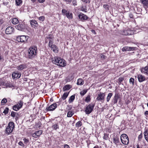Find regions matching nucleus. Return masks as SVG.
Segmentation results:
<instances>
[{"mask_svg": "<svg viewBox=\"0 0 148 148\" xmlns=\"http://www.w3.org/2000/svg\"><path fill=\"white\" fill-rule=\"evenodd\" d=\"M28 56L30 59L35 57L37 55V49L36 46H31L29 49L28 50Z\"/></svg>", "mask_w": 148, "mask_h": 148, "instance_id": "obj_1", "label": "nucleus"}, {"mask_svg": "<svg viewBox=\"0 0 148 148\" xmlns=\"http://www.w3.org/2000/svg\"><path fill=\"white\" fill-rule=\"evenodd\" d=\"M52 62L53 63L60 66H64L66 64L64 60L59 57H55L53 59Z\"/></svg>", "mask_w": 148, "mask_h": 148, "instance_id": "obj_2", "label": "nucleus"}, {"mask_svg": "<svg viewBox=\"0 0 148 148\" xmlns=\"http://www.w3.org/2000/svg\"><path fill=\"white\" fill-rule=\"evenodd\" d=\"M14 128V124L12 121L10 122L5 129V133L8 135L11 133Z\"/></svg>", "mask_w": 148, "mask_h": 148, "instance_id": "obj_3", "label": "nucleus"}, {"mask_svg": "<svg viewBox=\"0 0 148 148\" xmlns=\"http://www.w3.org/2000/svg\"><path fill=\"white\" fill-rule=\"evenodd\" d=\"M29 37L25 35L18 36L16 37V40L18 42L26 43L27 42Z\"/></svg>", "mask_w": 148, "mask_h": 148, "instance_id": "obj_4", "label": "nucleus"}, {"mask_svg": "<svg viewBox=\"0 0 148 148\" xmlns=\"http://www.w3.org/2000/svg\"><path fill=\"white\" fill-rule=\"evenodd\" d=\"M121 140L122 143L124 145H127L129 143L128 137L125 134H123L121 135Z\"/></svg>", "mask_w": 148, "mask_h": 148, "instance_id": "obj_5", "label": "nucleus"}, {"mask_svg": "<svg viewBox=\"0 0 148 148\" xmlns=\"http://www.w3.org/2000/svg\"><path fill=\"white\" fill-rule=\"evenodd\" d=\"M94 107V105L92 103L87 106L85 110L86 114H88L91 113L93 111Z\"/></svg>", "mask_w": 148, "mask_h": 148, "instance_id": "obj_6", "label": "nucleus"}, {"mask_svg": "<svg viewBox=\"0 0 148 148\" xmlns=\"http://www.w3.org/2000/svg\"><path fill=\"white\" fill-rule=\"evenodd\" d=\"M62 14L64 15H66L68 19H71L73 18V14L69 11L63 9L62 11Z\"/></svg>", "mask_w": 148, "mask_h": 148, "instance_id": "obj_7", "label": "nucleus"}, {"mask_svg": "<svg viewBox=\"0 0 148 148\" xmlns=\"http://www.w3.org/2000/svg\"><path fill=\"white\" fill-rule=\"evenodd\" d=\"M23 101L20 100L19 101L17 104L13 106V109L14 110L16 111L18 110L23 105Z\"/></svg>", "mask_w": 148, "mask_h": 148, "instance_id": "obj_8", "label": "nucleus"}, {"mask_svg": "<svg viewBox=\"0 0 148 148\" xmlns=\"http://www.w3.org/2000/svg\"><path fill=\"white\" fill-rule=\"evenodd\" d=\"M53 42L51 40H50L49 42V46L51 47V49L55 53H58V48L56 46L52 44Z\"/></svg>", "mask_w": 148, "mask_h": 148, "instance_id": "obj_9", "label": "nucleus"}, {"mask_svg": "<svg viewBox=\"0 0 148 148\" xmlns=\"http://www.w3.org/2000/svg\"><path fill=\"white\" fill-rule=\"evenodd\" d=\"M14 28L11 26H9L6 28L5 32L6 34H10L14 33Z\"/></svg>", "mask_w": 148, "mask_h": 148, "instance_id": "obj_10", "label": "nucleus"}, {"mask_svg": "<svg viewBox=\"0 0 148 148\" xmlns=\"http://www.w3.org/2000/svg\"><path fill=\"white\" fill-rule=\"evenodd\" d=\"M105 94V93L100 92L98 95L96 99L98 101H101L104 99Z\"/></svg>", "mask_w": 148, "mask_h": 148, "instance_id": "obj_11", "label": "nucleus"}, {"mask_svg": "<svg viewBox=\"0 0 148 148\" xmlns=\"http://www.w3.org/2000/svg\"><path fill=\"white\" fill-rule=\"evenodd\" d=\"M21 75V73L18 71H16L13 73L12 77L13 79H16L19 78Z\"/></svg>", "mask_w": 148, "mask_h": 148, "instance_id": "obj_12", "label": "nucleus"}, {"mask_svg": "<svg viewBox=\"0 0 148 148\" xmlns=\"http://www.w3.org/2000/svg\"><path fill=\"white\" fill-rule=\"evenodd\" d=\"M57 104L54 103L52 104L48 107H47L46 110L47 111H51L54 110L57 107Z\"/></svg>", "mask_w": 148, "mask_h": 148, "instance_id": "obj_13", "label": "nucleus"}, {"mask_svg": "<svg viewBox=\"0 0 148 148\" xmlns=\"http://www.w3.org/2000/svg\"><path fill=\"white\" fill-rule=\"evenodd\" d=\"M133 32L130 29L124 30L122 34L124 35H129L133 34Z\"/></svg>", "mask_w": 148, "mask_h": 148, "instance_id": "obj_14", "label": "nucleus"}, {"mask_svg": "<svg viewBox=\"0 0 148 148\" xmlns=\"http://www.w3.org/2000/svg\"><path fill=\"white\" fill-rule=\"evenodd\" d=\"M16 28L19 30L23 31L25 29V27L24 25L21 23H19V24L16 26Z\"/></svg>", "mask_w": 148, "mask_h": 148, "instance_id": "obj_15", "label": "nucleus"}, {"mask_svg": "<svg viewBox=\"0 0 148 148\" xmlns=\"http://www.w3.org/2000/svg\"><path fill=\"white\" fill-rule=\"evenodd\" d=\"M42 133V131L40 130L36 131L34 133L32 134V136L35 138H37L40 136Z\"/></svg>", "mask_w": 148, "mask_h": 148, "instance_id": "obj_16", "label": "nucleus"}, {"mask_svg": "<svg viewBox=\"0 0 148 148\" xmlns=\"http://www.w3.org/2000/svg\"><path fill=\"white\" fill-rule=\"evenodd\" d=\"M27 64H20L16 66V69L18 70H22L26 69L27 67Z\"/></svg>", "mask_w": 148, "mask_h": 148, "instance_id": "obj_17", "label": "nucleus"}, {"mask_svg": "<svg viewBox=\"0 0 148 148\" xmlns=\"http://www.w3.org/2000/svg\"><path fill=\"white\" fill-rule=\"evenodd\" d=\"M141 72L142 73L148 75V66L142 67L141 69Z\"/></svg>", "mask_w": 148, "mask_h": 148, "instance_id": "obj_18", "label": "nucleus"}, {"mask_svg": "<svg viewBox=\"0 0 148 148\" xmlns=\"http://www.w3.org/2000/svg\"><path fill=\"white\" fill-rule=\"evenodd\" d=\"M137 78L138 81L140 82H142L146 80L145 76L141 74H138L137 75Z\"/></svg>", "mask_w": 148, "mask_h": 148, "instance_id": "obj_19", "label": "nucleus"}, {"mask_svg": "<svg viewBox=\"0 0 148 148\" xmlns=\"http://www.w3.org/2000/svg\"><path fill=\"white\" fill-rule=\"evenodd\" d=\"M78 17L82 21H84L87 20L88 18L87 16L82 13H80L78 15Z\"/></svg>", "mask_w": 148, "mask_h": 148, "instance_id": "obj_20", "label": "nucleus"}, {"mask_svg": "<svg viewBox=\"0 0 148 148\" xmlns=\"http://www.w3.org/2000/svg\"><path fill=\"white\" fill-rule=\"evenodd\" d=\"M113 143L116 145H119V138L117 136L113 137Z\"/></svg>", "mask_w": 148, "mask_h": 148, "instance_id": "obj_21", "label": "nucleus"}, {"mask_svg": "<svg viewBox=\"0 0 148 148\" xmlns=\"http://www.w3.org/2000/svg\"><path fill=\"white\" fill-rule=\"evenodd\" d=\"M140 1L145 8H148V0H140Z\"/></svg>", "mask_w": 148, "mask_h": 148, "instance_id": "obj_22", "label": "nucleus"}, {"mask_svg": "<svg viewBox=\"0 0 148 148\" xmlns=\"http://www.w3.org/2000/svg\"><path fill=\"white\" fill-rule=\"evenodd\" d=\"M135 49L134 47H125L123 48V51H127L133 50Z\"/></svg>", "mask_w": 148, "mask_h": 148, "instance_id": "obj_23", "label": "nucleus"}, {"mask_svg": "<svg viewBox=\"0 0 148 148\" xmlns=\"http://www.w3.org/2000/svg\"><path fill=\"white\" fill-rule=\"evenodd\" d=\"M30 24L33 27H37L38 25L37 21L34 20H32L30 21Z\"/></svg>", "mask_w": 148, "mask_h": 148, "instance_id": "obj_24", "label": "nucleus"}, {"mask_svg": "<svg viewBox=\"0 0 148 148\" xmlns=\"http://www.w3.org/2000/svg\"><path fill=\"white\" fill-rule=\"evenodd\" d=\"M143 134L145 140L148 142V130L147 129H145Z\"/></svg>", "mask_w": 148, "mask_h": 148, "instance_id": "obj_25", "label": "nucleus"}, {"mask_svg": "<svg viewBox=\"0 0 148 148\" xmlns=\"http://www.w3.org/2000/svg\"><path fill=\"white\" fill-rule=\"evenodd\" d=\"M4 85L5 86L3 87L4 88H7L8 87H12V85L10 84V82L7 81H5V83Z\"/></svg>", "mask_w": 148, "mask_h": 148, "instance_id": "obj_26", "label": "nucleus"}, {"mask_svg": "<svg viewBox=\"0 0 148 148\" xmlns=\"http://www.w3.org/2000/svg\"><path fill=\"white\" fill-rule=\"evenodd\" d=\"M84 84V82L82 79H79L77 80V85H82Z\"/></svg>", "mask_w": 148, "mask_h": 148, "instance_id": "obj_27", "label": "nucleus"}, {"mask_svg": "<svg viewBox=\"0 0 148 148\" xmlns=\"http://www.w3.org/2000/svg\"><path fill=\"white\" fill-rule=\"evenodd\" d=\"M12 22L13 24L16 25L18 23L19 21L17 18H14L12 19Z\"/></svg>", "mask_w": 148, "mask_h": 148, "instance_id": "obj_28", "label": "nucleus"}, {"mask_svg": "<svg viewBox=\"0 0 148 148\" xmlns=\"http://www.w3.org/2000/svg\"><path fill=\"white\" fill-rule=\"evenodd\" d=\"M71 88V86L69 85H65L63 87V91H65L67 90H69Z\"/></svg>", "mask_w": 148, "mask_h": 148, "instance_id": "obj_29", "label": "nucleus"}, {"mask_svg": "<svg viewBox=\"0 0 148 148\" xmlns=\"http://www.w3.org/2000/svg\"><path fill=\"white\" fill-rule=\"evenodd\" d=\"M75 99V95H73L71 96L69 100V102L71 103L73 102Z\"/></svg>", "mask_w": 148, "mask_h": 148, "instance_id": "obj_30", "label": "nucleus"}, {"mask_svg": "<svg viewBox=\"0 0 148 148\" xmlns=\"http://www.w3.org/2000/svg\"><path fill=\"white\" fill-rule=\"evenodd\" d=\"M74 114L73 112L71 111H69L67 114V116L68 117H71Z\"/></svg>", "mask_w": 148, "mask_h": 148, "instance_id": "obj_31", "label": "nucleus"}, {"mask_svg": "<svg viewBox=\"0 0 148 148\" xmlns=\"http://www.w3.org/2000/svg\"><path fill=\"white\" fill-rule=\"evenodd\" d=\"M16 4L18 6H20L21 5L22 1L21 0H15Z\"/></svg>", "mask_w": 148, "mask_h": 148, "instance_id": "obj_32", "label": "nucleus"}, {"mask_svg": "<svg viewBox=\"0 0 148 148\" xmlns=\"http://www.w3.org/2000/svg\"><path fill=\"white\" fill-rule=\"evenodd\" d=\"M69 95V93L65 92L63 95L62 97V99L63 100L65 99L68 97Z\"/></svg>", "mask_w": 148, "mask_h": 148, "instance_id": "obj_33", "label": "nucleus"}, {"mask_svg": "<svg viewBox=\"0 0 148 148\" xmlns=\"http://www.w3.org/2000/svg\"><path fill=\"white\" fill-rule=\"evenodd\" d=\"M112 95V93H110L108 94V95L106 98V100L107 102H108L109 101Z\"/></svg>", "mask_w": 148, "mask_h": 148, "instance_id": "obj_34", "label": "nucleus"}, {"mask_svg": "<svg viewBox=\"0 0 148 148\" xmlns=\"http://www.w3.org/2000/svg\"><path fill=\"white\" fill-rule=\"evenodd\" d=\"M118 98L119 96L118 95H115L114 97V103H117Z\"/></svg>", "mask_w": 148, "mask_h": 148, "instance_id": "obj_35", "label": "nucleus"}, {"mask_svg": "<svg viewBox=\"0 0 148 148\" xmlns=\"http://www.w3.org/2000/svg\"><path fill=\"white\" fill-rule=\"evenodd\" d=\"M5 83V81L2 79H0V86L3 88L5 86L4 85Z\"/></svg>", "mask_w": 148, "mask_h": 148, "instance_id": "obj_36", "label": "nucleus"}, {"mask_svg": "<svg viewBox=\"0 0 148 148\" xmlns=\"http://www.w3.org/2000/svg\"><path fill=\"white\" fill-rule=\"evenodd\" d=\"M109 134L106 133H104V136L103 137V139L105 140H107L108 138Z\"/></svg>", "mask_w": 148, "mask_h": 148, "instance_id": "obj_37", "label": "nucleus"}, {"mask_svg": "<svg viewBox=\"0 0 148 148\" xmlns=\"http://www.w3.org/2000/svg\"><path fill=\"white\" fill-rule=\"evenodd\" d=\"M52 128L53 129L56 130L59 128V126L57 124H55L52 125Z\"/></svg>", "mask_w": 148, "mask_h": 148, "instance_id": "obj_38", "label": "nucleus"}, {"mask_svg": "<svg viewBox=\"0 0 148 148\" xmlns=\"http://www.w3.org/2000/svg\"><path fill=\"white\" fill-rule=\"evenodd\" d=\"M7 102V100L6 99L4 98H3L1 101V105H5Z\"/></svg>", "mask_w": 148, "mask_h": 148, "instance_id": "obj_39", "label": "nucleus"}, {"mask_svg": "<svg viewBox=\"0 0 148 148\" xmlns=\"http://www.w3.org/2000/svg\"><path fill=\"white\" fill-rule=\"evenodd\" d=\"M82 125V123L81 121H79L75 124V126L77 127H79Z\"/></svg>", "mask_w": 148, "mask_h": 148, "instance_id": "obj_40", "label": "nucleus"}, {"mask_svg": "<svg viewBox=\"0 0 148 148\" xmlns=\"http://www.w3.org/2000/svg\"><path fill=\"white\" fill-rule=\"evenodd\" d=\"M90 101V96L89 95H88L86 98L85 99V101L87 103L89 102Z\"/></svg>", "mask_w": 148, "mask_h": 148, "instance_id": "obj_41", "label": "nucleus"}, {"mask_svg": "<svg viewBox=\"0 0 148 148\" xmlns=\"http://www.w3.org/2000/svg\"><path fill=\"white\" fill-rule=\"evenodd\" d=\"M130 84H132L133 85L134 83V79L133 78H131L130 79Z\"/></svg>", "mask_w": 148, "mask_h": 148, "instance_id": "obj_42", "label": "nucleus"}, {"mask_svg": "<svg viewBox=\"0 0 148 148\" xmlns=\"http://www.w3.org/2000/svg\"><path fill=\"white\" fill-rule=\"evenodd\" d=\"M143 137V134L142 132H141V133L140 134V135H138V140L139 141H141Z\"/></svg>", "mask_w": 148, "mask_h": 148, "instance_id": "obj_43", "label": "nucleus"}, {"mask_svg": "<svg viewBox=\"0 0 148 148\" xmlns=\"http://www.w3.org/2000/svg\"><path fill=\"white\" fill-rule=\"evenodd\" d=\"M9 108H8L6 107L4 110L3 112V113L5 114L6 115L7 114L8 112Z\"/></svg>", "mask_w": 148, "mask_h": 148, "instance_id": "obj_44", "label": "nucleus"}, {"mask_svg": "<svg viewBox=\"0 0 148 148\" xmlns=\"http://www.w3.org/2000/svg\"><path fill=\"white\" fill-rule=\"evenodd\" d=\"M87 92V90H84L81 91L80 94L81 95L83 96Z\"/></svg>", "mask_w": 148, "mask_h": 148, "instance_id": "obj_45", "label": "nucleus"}, {"mask_svg": "<svg viewBox=\"0 0 148 148\" xmlns=\"http://www.w3.org/2000/svg\"><path fill=\"white\" fill-rule=\"evenodd\" d=\"M23 140L24 141V143L25 144L27 145V144L29 143V141L28 139L25 138L23 139Z\"/></svg>", "mask_w": 148, "mask_h": 148, "instance_id": "obj_46", "label": "nucleus"}, {"mask_svg": "<svg viewBox=\"0 0 148 148\" xmlns=\"http://www.w3.org/2000/svg\"><path fill=\"white\" fill-rule=\"evenodd\" d=\"M52 36L51 35H50L48 37H47V38L49 39V41L50 40L53 41V40L52 39ZM53 42V41H52Z\"/></svg>", "mask_w": 148, "mask_h": 148, "instance_id": "obj_47", "label": "nucleus"}, {"mask_svg": "<svg viewBox=\"0 0 148 148\" xmlns=\"http://www.w3.org/2000/svg\"><path fill=\"white\" fill-rule=\"evenodd\" d=\"M108 7L109 5L107 4H105L103 5V8L106 10H108Z\"/></svg>", "mask_w": 148, "mask_h": 148, "instance_id": "obj_48", "label": "nucleus"}, {"mask_svg": "<svg viewBox=\"0 0 148 148\" xmlns=\"http://www.w3.org/2000/svg\"><path fill=\"white\" fill-rule=\"evenodd\" d=\"M16 114V112H14L12 111L11 113V116L12 117H14L15 116Z\"/></svg>", "mask_w": 148, "mask_h": 148, "instance_id": "obj_49", "label": "nucleus"}, {"mask_svg": "<svg viewBox=\"0 0 148 148\" xmlns=\"http://www.w3.org/2000/svg\"><path fill=\"white\" fill-rule=\"evenodd\" d=\"M18 144L22 147H24L25 146V145L23 143V142H22L21 141H20L18 143Z\"/></svg>", "mask_w": 148, "mask_h": 148, "instance_id": "obj_50", "label": "nucleus"}, {"mask_svg": "<svg viewBox=\"0 0 148 148\" xmlns=\"http://www.w3.org/2000/svg\"><path fill=\"white\" fill-rule=\"evenodd\" d=\"M39 19L40 21H43L45 19V17L43 16H40L39 18Z\"/></svg>", "mask_w": 148, "mask_h": 148, "instance_id": "obj_51", "label": "nucleus"}, {"mask_svg": "<svg viewBox=\"0 0 148 148\" xmlns=\"http://www.w3.org/2000/svg\"><path fill=\"white\" fill-rule=\"evenodd\" d=\"M123 78L122 77H119V82L121 83L122 82L123 80Z\"/></svg>", "mask_w": 148, "mask_h": 148, "instance_id": "obj_52", "label": "nucleus"}, {"mask_svg": "<svg viewBox=\"0 0 148 148\" xmlns=\"http://www.w3.org/2000/svg\"><path fill=\"white\" fill-rule=\"evenodd\" d=\"M77 1L75 0H73L72 1V3L73 4V5L74 6L77 5Z\"/></svg>", "mask_w": 148, "mask_h": 148, "instance_id": "obj_53", "label": "nucleus"}, {"mask_svg": "<svg viewBox=\"0 0 148 148\" xmlns=\"http://www.w3.org/2000/svg\"><path fill=\"white\" fill-rule=\"evenodd\" d=\"M82 1L85 3H89L90 2L89 0H82Z\"/></svg>", "mask_w": 148, "mask_h": 148, "instance_id": "obj_54", "label": "nucleus"}, {"mask_svg": "<svg viewBox=\"0 0 148 148\" xmlns=\"http://www.w3.org/2000/svg\"><path fill=\"white\" fill-rule=\"evenodd\" d=\"M146 115L147 117H148V111H146L144 113Z\"/></svg>", "mask_w": 148, "mask_h": 148, "instance_id": "obj_55", "label": "nucleus"}, {"mask_svg": "<svg viewBox=\"0 0 148 148\" xmlns=\"http://www.w3.org/2000/svg\"><path fill=\"white\" fill-rule=\"evenodd\" d=\"M101 58L102 59H104L105 58V56L103 55H101Z\"/></svg>", "mask_w": 148, "mask_h": 148, "instance_id": "obj_56", "label": "nucleus"}, {"mask_svg": "<svg viewBox=\"0 0 148 148\" xmlns=\"http://www.w3.org/2000/svg\"><path fill=\"white\" fill-rule=\"evenodd\" d=\"M45 0H38V1L40 3H43L45 2Z\"/></svg>", "mask_w": 148, "mask_h": 148, "instance_id": "obj_57", "label": "nucleus"}, {"mask_svg": "<svg viewBox=\"0 0 148 148\" xmlns=\"http://www.w3.org/2000/svg\"><path fill=\"white\" fill-rule=\"evenodd\" d=\"M69 146L68 145H65L64 146V148H69Z\"/></svg>", "mask_w": 148, "mask_h": 148, "instance_id": "obj_58", "label": "nucleus"}, {"mask_svg": "<svg viewBox=\"0 0 148 148\" xmlns=\"http://www.w3.org/2000/svg\"><path fill=\"white\" fill-rule=\"evenodd\" d=\"M3 23V22L2 20L0 19V26Z\"/></svg>", "mask_w": 148, "mask_h": 148, "instance_id": "obj_59", "label": "nucleus"}, {"mask_svg": "<svg viewBox=\"0 0 148 148\" xmlns=\"http://www.w3.org/2000/svg\"><path fill=\"white\" fill-rule=\"evenodd\" d=\"M93 148H99V147L98 145H96Z\"/></svg>", "mask_w": 148, "mask_h": 148, "instance_id": "obj_60", "label": "nucleus"}, {"mask_svg": "<svg viewBox=\"0 0 148 148\" xmlns=\"http://www.w3.org/2000/svg\"><path fill=\"white\" fill-rule=\"evenodd\" d=\"M137 148H140L139 147V145L138 144H137L136 145Z\"/></svg>", "mask_w": 148, "mask_h": 148, "instance_id": "obj_61", "label": "nucleus"}, {"mask_svg": "<svg viewBox=\"0 0 148 148\" xmlns=\"http://www.w3.org/2000/svg\"><path fill=\"white\" fill-rule=\"evenodd\" d=\"M82 11H85V12H86V9H83L82 10Z\"/></svg>", "mask_w": 148, "mask_h": 148, "instance_id": "obj_62", "label": "nucleus"}, {"mask_svg": "<svg viewBox=\"0 0 148 148\" xmlns=\"http://www.w3.org/2000/svg\"><path fill=\"white\" fill-rule=\"evenodd\" d=\"M32 2L34 3L36 1V0H31Z\"/></svg>", "mask_w": 148, "mask_h": 148, "instance_id": "obj_63", "label": "nucleus"}, {"mask_svg": "<svg viewBox=\"0 0 148 148\" xmlns=\"http://www.w3.org/2000/svg\"><path fill=\"white\" fill-rule=\"evenodd\" d=\"M132 16H132V15H130V17L131 18H132Z\"/></svg>", "mask_w": 148, "mask_h": 148, "instance_id": "obj_64", "label": "nucleus"}]
</instances>
